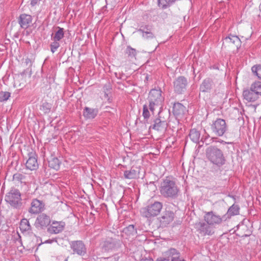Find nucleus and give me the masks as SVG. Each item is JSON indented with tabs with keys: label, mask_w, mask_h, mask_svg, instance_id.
<instances>
[{
	"label": "nucleus",
	"mask_w": 261,
	"mask_h": 261,
	"mask_svg": "<svg viewBox=\"0 0 261 261\" xmlns=\"http://www.w3.org/2000/svg\"><path fill=\"white\" fill-rule=\"evenodd\" d=\"M160 192L166 198L176 199L180 194V189L171 177H166L161 183Z\"/></svg>",
	"instance_id": "1"
},
{
	"label": "nucleus",
	"mask_w": 261,
	"mask_h": 261,
	"mask_svg": "<svg viewBox=\"0 0 261 261\" xmlns=\"http://www.w3.org/2000/svg\"><path fill=\"white\" fill-rule=\"evenodd\" d=\"M207 160L213 165L218 167L223 166L226 162V159L222 150L216 146H210L205 150Z\"/></svg>",
	"instance_id": "2"
},
{
	"label": "nucleus",
	"mask_w": 261,
	"mask_h": 261,
	"mask_svg": "<svg viewBox=\"0 0 261 261\" xmlns=\"http://www.w3.org/2000/svg\"><path fill=\"white\" fill-rule=\"evenodd\" d=\"M165 99L164 94L161 88L152 89L147 98L149 109L153 113L156 108H162Z\"/></svg>",
	"instance_id": "3"
},
{
	"label": "nucleus",
	"mask_w": 261,
	"mask_h": 261,
	"mask_svg": "<svg viewBox=\"0 0 261 261\" xmlns=\"http://www.w3.org/2000/svg\"><path fill=\"white\" fill-rule=\"evenodd\" d=\"M163 208V203L161 202L154 201H151L145 207L141 210L143 216L150 218L158 216Z\"/></svg>",
	"instance_id": "4"
},
{
	"label": "nucleus",
	"mask_w": 261,
	"mask_h": 261,
	"mask_svg": "<svg viewBox=\"0 0 261 261\" xmlns=\"http://www.w3.org/2000/svg\"><path fill=\"white\" fill-rule=\"evenodd\" d=\"M6 201L12 206L19 208L22 205L21 194L18 190L11 189L5 196Z\"/></svg>",
	"instance_id": "5"
},
{
	"label": "nucleus",
	"mask_w": 261,
	"mask_h": 261,
	"mask_svg": "<svg viewBox=\"0 0 261 261\" xmlns=\"http://www.w3.org/2000/svg\"><path fill=\"white\" fill-rule=\"evenodd\" d=\"M211 128L216 136L221 137L227 132L228 126L224 119L217 118L213 122Z\"/></svg>",
	"instance_id": "6"
},
{
	"label": "nucleus",
	"mask_w": 261,
	"mask_h": 261,
	"mask_svg": "<svg viewBox=\"0 0 261 261\" xmlns=\"http://www.w3.org/2000/svg\"><path fill=\"white\" fill-rule=\"evenodd\" d=\"M203 218L204 221L207 224L211 226L220 225L223 221L227 220L226 215H223L222 217H221L219 215H216L213 211L205 212Z\"/></svg>",
	"instance_id": "7"
},
{
	"label": "nucleus",
	"mask_w": 261,
	"mask_h": 261,
	"mask_svg": "<svg viewBox=\"0 0 261 261\" xmlns=\"http://www.w3.org/2000/svg\"><path fill=\"white\" fill-rule=\"evenodd\" d=\"M188 83V80L185 77H177L173 82L174 91L178 94H182L187 89Z\"/></svg>",
	"instance_id": "8"
},
{
	"label": "nucleus",
	"mask_w": 261,
	"mask_h": 261,
	"mask_svg": "<svg viewBox=\"0 0 261 261\" xmlns=\"http://www.w3.org/2000/svg\"><path fill=\"white\" fill-rule=\"evenodd\" d=\"M44 210V202L42 200L33 198L31 202L28 212L31 214L37 215L42 213Z\"/></svg>",
	"instance_id": "9"
},
{
	"label": "nucleus",
	"mask_w": 261,
	"mask_h": 261,
	"mask_svg": "<svg viewBox=\"0 0 261 261\" xmlns=\"http://www.w3.org/2000/svg\"><path fill=\"white\" fill-rule=\"evenodd\" d=\"M69 245L73 254L80 256H84L86 254L87 249L83 241H72L69 243Z\"/></svg>",
	"instance_id": "10"
},
{
	"label": "nucleus",
	"mask_w": 261,
	"mask_h": 261,
	"mask_svg": "<svg viewBox=\"0 0 261 261\" xmlns=\"http://www.w3.org/2000/svg\"><path fill=\"white\" fill-rule=\"evenodd\" d=\"M51 220L49 216L44 213L38 215L35 222L36 227L44 229L50 223Z\"/></svg>",
	"instance_id": "11"
},
{
	"label": "nucleus",
	"mask_w": 261,
	"mask_h": 261,
	"mask_svg": "<svg viewBox=\"0 0 261 261\" xmlns=\"http://www.w3.org/2000/svg\"><path fill=\"white\" fill-rule=\"evenodd\" d=\"M174 218V213L171 211H166L158 219L160 222V226L165 227L171 223L173 221Z\"/></svg>",
	"instance_id": "12"
},
{
	"label": "nucleus",
	"mask_w": 261,
	"mask_h": 261,
	"mask_svg": "<svg viewBox=\"0 0 261 261\" xmlns=\"http://www.w3.org/2000/svg\"><path fill=\"white\" fill-rule=\"evenodd\" d=\"M28 156L29 158L25 163L26 168L31 171L37 170L39 167L37 154L35 152H31L28 153Z\"/></svg>",
	"instance_id": "13"
},
{
	"label": "nucleus",
	"mask_w": 261,
	"mask_h": 261,
	"mask_svg": "<svg viewBox=\"0 0 261 261\" xmlns=\"http://www.w3.org/2000/svg\"><path fill=\"white\" fill-rule=\"evenodd\" d=\"M210 226L207 223L198 222L195 224V228L202 236H210L213 233V232H212Z\"/></svg>",
	"instance_id": "14"
},
{
	"label": "nucleus",
	"mask_w": 261,
	"mask_h": 261,
	"mask_svg": "<svg viewBox=\"0 0 261 261\" xmlns=\"http://www.w3.org/2000/svg\"><path fill=\"white\" fill-rule=\"evenodd\" d=\"M65 224L63 221H53L48 228V231L51 234H57L62 231Z\"/></svg>",
	"instance_id": "15"
},
{
	"label": "nucleus",
	"mask_w": 261,
	"mask_h": 261,
	"mask_svg": "<svg viewBox=\"0 0 261 261\" xmlns=\"http://www.w3.org/2000/svg\"><path fill=\"white\" fill-rule=\"evenodd\" d=\"M165 259L170 261H184L179 258V252L174 248H170L164 253Z\"/></svg>",
	"instance_id": "16"
},
{
	"label": "nucleus",
	"mask_w": 261,
	"mask_h": 261,
	"mask_svg": "<svg viewBox=\"0 0 261 261\" xmlns=\"http://www.w3.org/2000/svg\"><path fill=\"white\" fill-rule=\"evenodd\" d=\"M187 112L186 108L179 102L175 103L173 107V113L177 118H181Z\"/></svg>",
	"instance_id": "17"
},
{
	"label": "nucleus",
	"mask_w": 261,
	"mask_h": 261,
	"mask_svg": "<svg viewBox=\"0 0 261 261\" xmlns=\"http://www.w3.org/2000/svg\"><path fill=\"white\" fill-rule=\"evenodd\" d=\"M244 99L249 102H253L259 99V97L255 93L251 90V88L245 89L243 92Z\"/></svg>",
	"instance_id": "18"
},
{
	"label": "nucleus",
	"mask_w": 261,
	"mask_h": 261,
	"mask_svg": "<svg viewBox=\"0 0 261 261\" xmlns=\"http://www.w3.org/2000/svg\"><path fill=\"white\" fill-rule=\"evenodd\" d=\"M18 21L21 28L26 29L32 22V17L29 14H22L19 16Z\"/></svg>",
	"instance_id": "19"
},
{
	"label": "nucleus",
	"mask_w": 261,
	"mask_h": 261,
	"mask_svg": "<svg viewBox=\"0 0 261 261\" xmlns=\"http://www.w3.org/2000/svg\"><path fill=\"white\" fill-rule=\"evenodd\" d=\"M214 86L213 81L210 78L204 79L200 86V91L202 92H210Z\"/></svg>",
	"instance_id": "20"
},
{
	"label": "nucleus",
	"mask_w": 261,
	"mask_h": 261,
	"mask_svg": "<svg viewBox=\"0 0 261 261\" xmlns=\"http://www.w3.org/2000/svg\"><path fill=\"white\" fill-rule=\"evenodd\" d=\"M152 129L157 131L163 132L167 127L166 121L162 120L161 118H156L154 120V123L151 126Z\"/></svg>",
	"instance_id": "21"
},
{
	"label": "nucleus",
	"mask_w": 261,
	"mask_h": 261,
	"mask_svg": "<svg viewBox=\"0 0 261 261\" xmlns=\"http://www.w3.org/2000/svg\"><path fill=\"white\" fill-rule=\"evenodd\" d=\"M142 34V37L145 39H150L154 37V34L151 31V28L149 25L141 27L138 31Z\"/></svg>",
	"instance_id": "22"
},
{
	"label": "nucleus",
	"mask_w": 261,
	"mask_h": 261,
	"mask_svg": "<svg viewBox=\"0 0 261 261\" xmlns=\"http://www.w3.org/2000/svg\"><path fill=\"white\" fill-rule=\"evenodd\" d=\"M119 243L116 239L110 238L103 242V248L106 251H109L116 248Z\"/></svg>",
	"instance_id": "23"
},
{
	"label": "nucleus",
	"mask_w": 261,
	"mask_h": 261,
	"mask_svg": "<svg viewBox=\"0 0 261 261\" xmlns=\"http://www.w3.org/2000/svg\"><path fill=\"white\" fill-rule=\"evenodd\" d=\"M225 41L233 45L237 49H238L241 44V42L240 38L236 35H230L224 39Z\"/></svg>",
	"instance_id": "24"
},
{
	"label": "nucleus",
	"mask_w": 261,
	"mask_h": 261,
	"mask_svg": "<svg viewBox=\"0 0 261 261\" xmlns=\"http://www.w3.org/2000/svg\"><path fill=\"white\" fill-rule=\"evenodd\" d=\"M98 110L89 107H85L83 111V115L87 119H93L97 115Z\"/></svg>",
	"instance_id": "25"
},
{
	"label": "nucleus",
	"mask_w": 261,
	"mask_h": 261,
	"mask_svg": "<svg viewBox=\"0 0 261 261\" xmlns=\"http://www.w3.org/2000/svg\"><path fill=\"white\" fill-rule=\"evenodd\" d=\"M57 29L58 30L55 34H52L51 39L52 40L60 41L64 37V29L59 27H57Z\"/></svg>",
	"instance_id": "26"
},
{
	"label": "nucleus",
	"mask_w": 261,
	"mask_h": 261,
	"mask_svg": "<svg viewBox=\"0 0 261 261\" xmlns=\"http://www.w3.org/2000/svg\"><path fill=\"white\" fill-rule=\"evenodd\" d=\"M240 207L238 205L233 204L228 210L225 215L227 219H229L231 216L237 215L239 214Z\"/></svg>",
	"instance_id": "27"
},
{
	"label": "nucleus",
	"mask_w": 261,
	"mask_h": 261,
	"mask_svg": "<svg viewBox=\"0 0 261 261\" xmlns=\"http://www.w3.org/2000/svg\"><path fill=\"white\" fill-rule=\"evenodd\" d=\"M189 137L190 139L195 143H198L200 138V133L197 129L193 128L191 129L189 133Z\"/></svg>",
	"instance_id": "28"
},
{
	"label": "nucleus",
	"mask_w": 261,
	"mask_h": 261,
	"mask_svg": "<svg viewBox=\"0 0 261 261\" xmlns=\"http://www.w3.org/2000/svg\"><path fill=\"white\" fill-rule=\"evenodd\" d=\"M250 87L252 92H255L259 97H261V82H254L250 85Z\"/></svg>",
	"instance_id": "29"
},
{
	"label": "nucleus",
	"mask_w": 261,
	"mask_h": 261,
	"mask_svg": "<svg viewBox=\"0 0 261 261\" xmlns=\"http://www.w3.org/2000/svg\"><path fill=\"white\" fill-rule=\"evenodd\" d=\"M20 229L22 231H27L31 230V226L27 219H22L20 223Z\"/></svg>",
	"instance_id": "30"
},
{
	"label": "nucleus",
	"mask_w": 261,
	"mask_h": 261,
	"mask_svg": "<svg viewBox=\"0 0 261 261\" xmlns=\"http://www.w3.org/2000/svg\"><path fill=\"white\" fill-rule=\"evenodd\" d=\"M60 164V163L59 159L56 157L51 158L50 160L48 161L49 166L56 170L59 169Z\"/></svg>",
	"instance_id": "31"
},
{
	"label": "nucleus",
	"mask_w": 261,
	"mask_h": 261,
	"mask_svg": "<svg viewBox=\"0 0 261 261\" xmlns=\"http://www.w3.org/2000/svg\"><path fill=\"white\" fill-rule=\"evenodd\" d=\"M138 175L136 170L131 169L129 170H126L124 172V176L127 179H134L137 177Z\"/></svg>",
	"instance_id": "32"
},
{
	"label": "nucleus",
	"mask_w": 261,
	"mask_h": 261,
	"mask_svg": "<svg viewBox=\"0 0 261 261\" xmlns=\"http://www.w3.org/2000/svg\"><path fill=\"white\" fill-rule=\"evenodd\" d=\"M125 55H127V57L129 59L135 58L136 55V50L135 49L132 48L129 46H128L125 50Z\"/></svg>",
	"instance_id": "33"
},
{
	"label": "nucleus",
	"mask_w": 261,
	"mask_h": 261,
	"mask_svg": "<svg viewBox=\"0 0 261 261\" xmlns=\"http://www.w3.org/2000/svg\"><path fill=\"white\" fill-rule=\"evenodd\" d=\"M176 0H158L159 6L163 9L171 5Z\"/></svg>",
	"instance_id": "34"
},
{
	"label": "nucleus",
	"mask_w": 261,
	"mask_h": 261,
	"mask_svg": "<svg viewBox=\"0 0 261 261\" xmlns=\"http://www.w3.org/2000/svg\"><path fill=\"white\" fill-rule=\"evenodd\" d=\"M252 72L261 80V65H254L251 68Z\"/></svg>",
	"instance_id": "35"
},
{
	"label": "nucleus",
	"mask_w": 261,
	"mask_h": 261,
	"mask_svg": "<svg viewBox=\"0 0 261 261\" xmlns=\"http://www.w3.org/2000/svg\"><path fill=\"white\" fill-rule=\"evenodd\" d=\"M124 231L128 235L132 236H134L137 233V230L133 225H129L128 226L124 229Z\"/></svg>",
	"instance_id": "36"
},
{
	"label": "nucleus",
	"mask_w": 261,
	"mask_h": 261,
	"mask_svg": "<svg viewBox=\"0 0 261 261\" xmlns=\"http://www.w3.org/2000/svg\"><path fill=\"white\" fill-rule=\"evenodd\" d=\"M11 96V93L9 92H0V102H4L7 100Z\"/></svg>",
	"instance_id": "37"
},
{
	"label": "nucleus",
	"mask_w": 261,
	"mask_h": 261,
	"mask_svg": "<svg viewBox=\"0 0 261 261\" xmlns=\"http://www.w3.org/2000/svg\"><path fill=\"white\" fill-rule=\"evenodd\" d=\"M53 42L51 43L50 45V50L53 53H54L57 49L60 47V45L59 43L60 41L53 40Z\"/></svg>",
	"instance_id": "38"
},
{
	"label": "nucleus",
	"mask_w": 261,
	"mask_h": 261,
	"mask_svg": "<svg viewBox=\"0 0 261 261\" xmlns=\"http://www.w3.org/2000/svg\"><path fill=\"white\" fill-rule=\"evenodd\" d=\"M149 106L144 105L143 108V116L144 119H148L150 116L149 111H148Z\"/></svg>",
	"instance_id": "39"
},
{
	"label": "nucleus",
	"mask_w": 261,
	"mask_h": 261,
	"mask_svg": "<svg viewBox=\"0 0 261 261\" xmlns=\"http://www.w3.org/2000/svg\"><path fill=\"white\" fill-rule=\"evenodd\" d=\"M42 111H43L44 113H47L50 111V106L47 103H43L41 108L40 109Z\"/></svg>",
	"instance_id": "40"
},
{
	"label": "nucleus",
	"mask_w": 261,
	"mask_h": 261,
	"mask_svg": "<svg viewBox=\"0 0 261 261\" xmlns=\"http://www.w3.org/2000/svg\"><path fill=\"white\" fill-rule=\"evenodd\" d=\"M23 176L20 173H16L13 175V179L14 180L20 181L23 179Z\"/></svg>",
	"instance_id": "41"
},
{
	"label": "nucleus",
	"mask_w": 261,
	"mask_h": 261,
	"mask_svg": "<svg viewBox=\"0 0 261 261\" xmlns=\"http://www.w3.org/2000/svg\"><path fill=\"white\" fill-rule=\"evenodd\" d=\"M210 137V136L207 134V136H206L205 137H204V136H202V138H201V141L203 142V143H205V144L206 145H208L210 144V142H209L208 141H207V139Z\"/></svg>",
	"instance_id": "42"
},
{
	"label": "nucleus",
	"mask_w": 261,
	"mask_h": 261,
	"mask_svg": "<svg viewBox=\"0 0 261 261\" xmlns=\"http://www.w3.org/2000/svg\"><path fill=\"white\" fill-rule=\"evenodd\" d=\"M110 89V88L109 85H105L103 86V90L105 91V98L108 97V94L107 93V91H108L109 90V89Z\"/></svg>",
	"instance_id": "43"
},
{
	"label": "nucleus",
	"mask_w": 261,
	"mask_h": 261,
	"mask_svg": "<svg viewBox=\"0 0 261 261\" xmlns=\"http://www.w3.org/2000/svg\"><path fill=\"white\" fill-rule=\"evenodd\" d=\"M25 63L27 65L31 66L32 64V62L31 60L29 58H27L25 61Z\"/></svg>",
	"instance_id": "44"
},
{
	"label": "nucleus",
	"mask_w": 261,
	"mask_h": 261,
	"mask_svg": "<svg viewBox=\"0 0 261 261\" xmlns=\"http://www.w3.org/2000/svg\"><path fill=\"white\" fill-rule=\"evenodd\" d=\"M38 3V0H32L31 1V5L32 7L36 6Z\"/></svg>",
	"instance_id": "45"
},
{
	"label": "nucleus",
	"mask_w": 261,
	"mask_h": 261,
	"mask_svg": "<svg viewBox=\"0 0 261 261\" xmlns=\"http://www.w3.org/2000/svg\"><path fill=\"white\" fill-rule=\"evenodd\" d=\"M161 261H169V260H166V259H164L162 260Z\"/></svg>",
	"instance_id": "46"
},
{
	"label": "nucleus",
	"mask_w": 261,
	"mask_h": 261,
	"mask_svg": "<svg viewBox=\"0 0 261 261\" xmlns=\"http://www.w3.org/2000/svg\"><path fill=\"white\" fill-rule=\"evenodd\" d=\"M64 261H67V258L65 259Z\"/></svg>",
	"instance_id": "47"
}]
</instances>
